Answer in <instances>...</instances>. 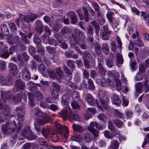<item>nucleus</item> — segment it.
<instances>
[{"instance_id": "obj_1", "label": "nucleus", "mask_w": 149, "mask_h": 149, "mask_svg": "<svg viewBox=\"0 0 149 149\" xmlns=\"http://www.w3.org/2000/svg\"><path fill=\"white\" fill-rule=\"evenodd\" d=\"M45 22L48 24L51 27H53V29L56 31L58 32L61 27V25L60 24V19L56 18L54 20H50V17L48 16H45L43 18Z\"/></svg>"}, {"instance_id": "obj_2", "label": "nucleus", "mask_w": 149, "mask_h": 149, "mask_svg": "<svg viewBox=\"0 0 149 149\" xmlns=\"http://www.w3.org/2000/svg\"><path fill=\"white\" fill-rule=\"evenodd\" d=\"M15 111L17 112L18 124L17 130H19L22 128V123L24 121V119L25 112L24 108L22 106L17 107L15 108Z\"/></svg>"}, {"instance_id": "obj_3", "label": "nucleus", "mask_w": 149, "mask_h": 149, "mask_svg": "<svg viewBox=\"0 0 149 149\" xmlns=\"http://www.w3.org/2000/svg\"><path fill=\"white\" fill-rule=\"evenodd\" d=\"M17 126L15 121H13V123L9 121H7L5 124L2 125L1 130L4 134L10 133L15 131V129L17 128Z\"/></svg>"}, {"instance_id": "obj_4", "label": "nucleus", "mask_w": 149, "mask_h": 149, "mask_svg": "<svg viewBox=\"0 0 149 149\" xmlns=\"http://www.w3.org/2000/svg\"><path fill=\"white\" fill-rule=\"evenodd\" d=\"M82 10L84 15L80 9H78L76 10V11L79 17L80 20L84 19L86 22H88L89 20H91L92 18L89 17L88 10L86 8L84 7H82Z\"/></svg>"}, {"instance_id": "obj_5", "label": "nucleus", "mask_w": 149, "mask_h": 149, "mask_svg": "<svg viewBox=\"0 0 149 149\" xmlns=\"http://www.w3.org/2000/svg\"><path fill=\"white\" fill-rule=\"evenodd\" d=\"M98 95L100 97V102L103 107L105 109L107 108L109 100L107 93L104 91H100Z\"/></svg>"}, {"instance_id": "obj_6", "label": "nucleus", "mask_w": 149, "mask_h": 149, "mask_svg": "<svg viewBox=\"0 0 149 149\" xmlns=\"http://www.w3.org/2000/svg\"><path fill=\"white\" fill-rule=\"evenodd\" d=\"M114 14V13L113 12L109 11L107 12L106 16L111 25L114 29L117 27L119 22L118 19H116L113 17Z\"/></svg>"}, {"instance_id": "obj_7", "label": "nucleus", "mask_w": 149, "mask_h": 149, "mask_svg": "<svg viewBox=\"0 0 149 149\" xmlns=\"http://www.w3.org/2000/svg\"><path fill=\"white\" fill-rule=\"evenodd\" d=\"M60 88V86L57 83L53 82L50 88L52 95L55 99H58V91Z\"/></svg>"}, {"instance_id": "obj_8", "label": "nucleus", "mask_w": 149, "mask_h": 149, "mask_svg": "<svg viewBox=\"0 0 149 149\" xmlns=\"http://www.w3.org/2000/svg\"><path fill=\"white\" fill-rule=\"evenodd\" d=\"M25 87V84L21 79H18L16 80L14 87L13 89V92L14 94L21 90L23 91Z\"/></svg>"}, {"instance_id": "obj_9", "label": "nucleus", "mask_w": 149, "mask_h": 149, "mask_svg": "<svg viewBox=\"0 0 149 149\" xmlns=\"http://www.w3.org/2000/svg\"><path fill=\"white\" fill-rule=\"evenodd\" d=\"M55 125L57 129L58 134L60 135L64 136L65 137H66L68 132V129L67 127L64 125H61L57 123H56Z\"/></svg>"}, {"instance_id": "obj_10", "label": "nucleus", "mask_w": 149, "mask_h": 149, "mask_svg": "<svg viewBox=\"0 0 149 149\" xmlns=\"http://www.w3.org/2000/svg\"><path fill=\"white\" fill-rule=\"evenodd\" d=\"M72 112L70 110L64 109L58 113V116L63 118L64 120H65L67 118L70 119L71 117Z\"/></svg>"}, {"instance_id": "obj_11", "label": "nucleus", "mask_w": 149, "mask_h": 149, "mask_svg": "<svg viewBox=\"0 0 149 149\" xmlns=\"http://www.w3.org/2000/svg\"><path fill=\"white\" fill-rule=\"evenodd\" d=\"M97 123L95 122H92L90 124V127L88 128L89 131L91 132L94 135L95 138H97L98 136L99 132L94 128L96 127Z\"/></svg>"}, {"instance_id": "obj_12", "label": "nucleus", "mask_w": 149, "mask_h": 149, "mask_svg": "<svg viewBox=\"0 0 149 149\" xmlns=\"http://www.w3.org/2000/svg\"><path fill=\"white\" fill-rule=\"evenodd\" d=\"M1 102L2 103H6L10 99L12 96L11 92L9 91L7 92H3L1 93Z\"/></svg>"}, {"instance_id": "obj_13", "label": "nucleus", "mask_w": 149, "mask_h": 149, "mask_svg": "<svg viewBox=\"0 0 149 149\" xmlns=\"http://www.w3.org/2000/svg\"><path fill=\"white\" fill-rule=\"evenodd\" d=\"M8 67L10 72L14 76H16L17 74L18 70L16 65L13 63H10L8 64Z\"/></svg>"}, {"instance_id": "obj_14", "label": "nucleus", "mask_w": 149, "mask_h": 149, "mask_svg": "<svg viewBox=\"0 0 149 149\" xmlns=\"http://www.w3.org/2000/svg\"><path fill=\"white\" fill-rule=\"evenodd\" d=\"M73 32L74 33L72 36L74 42L75 40H78L79 38L82 37L84 35L82 31L77 29H74Z\"/></svg>"}, {"instance_id": "obj_15", "label": "nucleus", "mask_w": 149, "mask_h": 149, "mask_svg": "<svg viewBox=\"0 0 149 149\" xmlns=\"http://www.w3.org/2000/svg\"><path fill=\"white\" fill-rule=\"evenodd\" d=\"M66 15L71 19L72 24H74L77 22L78 18L74 12L69 11L67 13Z\"/></svg>"}, {"instance_id": "obj_16", "label": "nucleus", "mask_w": 149, "mask_h": 149, "mask_svg": "<svg viewBox=\"0 0 149 149\" xmlns=\"http://www.w3.org/2000/svg\"><path fill=\"white\" fill-rule=\"evenodd\" d=\"M22 94L21 93L15 94L12 97V101L15 104H17L22 101Z\"/></svg>"}, {"instance_id": "obj_17", "label": "nucleus", "mask_w": 149, "mask_h": 149, "mask_svg": "<svg viewBox=\"0 0 149 149\" xmlns=\"http://www.w3.org/2000/svg\"><path fill=\"white\" fill-rule=\"evenodd\" d=\"M75 44L79 46L80 47L83 49H86L87 47L86 45L84 40L82 38H79L78 40H75Z\"/></svg>"}, {"instance_id": "obj_18", "label": "nucleus", "mask_w": 149, "mask_h": 149, "mask_svg": "<svg viewBox=\"0 0 149 149\" xmlns=\"http://www.w3.org/2000/svg\"><path fill=\"white\" fill-rule=\"evenodd\" d=\"M36 26L35 29L37 32L40 34L43 31L44 26L39 20H37L36 22Z\"/></svg>"}, {"instance_id": "obj_19", "label": "nucleus", "mask_w": 149, "mask_h": 149, "mask_svg": "<svg viewBox=\"0 0 149 149\" xmlns=\"http://www.w3.org/2000/svg\"><path fill=\"white\" fill-rule=\"evenodd\" d=\"M22 71L23 78L26 80H29L31 79V77L30 72L27 68L26 67L24 68Z\"/></svg>"}, {"instance_id": "obj_20", "label": "nucleus", "mask_w": 149, "mask_h": 149, "mask_svg": "<svg viewBox=\"0 0 149 149\" xmlns=\"http://www.w3.org/2000/svg\"><path fill=\"white\" fill-rule=\"evenodd\" d=\"M95 109L93 108H88V110L86 112L84 116V118L86 120H88L92 117L91 113L94 114L96 113Z\"/></svg>"}, {"instance_id": "obj_21", "label": "nucleus", "mask_w": 149, "mask_h": 149, "mask_svg": "<svg viewBox=\"0 0 149 149\" xmlns=\"http://www.w3.org/2000/svg\"><path fill=\"white\" fill-rule=\"evenodd\" d=\"M9 52L7 50H5L2 54L1 57L5 58H8L9 55L13 54L15 50L13 47H11L9 49Z\"/></svg>"}, {"instance_id": "obj_22", "label": "nucleus", "mask_w": 149, "mask_h": 149, "mask_svg": "<svg viewBox=\"0 0 149 149\" xmlns=\"http://www.w3.org/2000/svg\"><path fill=\"white\" fill-rule=\"evenodd\" d=\"M38 148L36 144L33 143H27L23 146V149H38Z\"/></svg>"}, {"instance_id": "obj_23", "label": "nucleus", "mask_w": 149, "mask_h": 149, "mask_svg": "<svg viewBox=\"0 0 149 149\" xmlns=\"http://www.w3.org/2000/svg\"><path fill=\"white\" fill-rule=\"evenodd\" d=\"M85 98L88 103L91 105H93L95 104L94 99L92 95L88 93L85 95Z\"/></svg>"}, {"instance_id": "obj_24", "label": "nucleus", "mask_w": 149, "mask_h": 149, "mask_svg": "<svg viewBox=\"0 0 149 149\" xmlns=\"http://www.w3.org/2000/svg\"><path fill=\"white\" fill-rule=\"evenodd\" d=\"M113 97L112 99L113 103L119 106L121 103V101L119 98L118 95L115 93L113 94Z\"/></svg>"}, {"instance_id": "obj_25", "label": "nucleus", "mask_w": 149, "mask_h": 149, "mask_svg": "<svg viewBox=\"0 0 149 149\" xmlns=\"http://www.w3.org/2000/svg\"><path fill=\"white\" fill-rule=\"evenodd\" d=\"M45 116L42 117L43 118L41 119L40 118L37 119L36 121H35V123H37L39 125H42L47 123L49 121V120L48 119H46L45 118Z\"/></svg>"}, {"instance_id": "obj_26", "label": "nucleus", "mask_w": 149, "mask_h": 149, "mask_svg": "<svg viewBox=\"0 0 149 149\" xmlns=\"http://www.w3.org/2000/svg\"><path fill=\"white\" fill-rule=\"evenodd\" d=\"M31 131L30 127L28 126L23 130L22 132V134L24 138L27 139L30 132Z\"/></svg>"}, {"instance_id": "obj_27", "label": "nucleus", "mask_w": 149, "mask_h": 149, "mask_svg": "<svg viewBox=\"0 0 149 149\" xmlns=\"http://www.w3.org/2000/svg\"><path fill=\"white\" fill-rule=\"evenodd\" d=\"M83 137L84 140L87 142L91 141L92 139V136L89 133H86L83 134Z\"/></svg>"}, {"instance_id": "obj_28", "label": "nucleus", "mask_w": 149, "mask_h": 149, "mask_svg": "<svg viewBox=\"0 0 149 149\" xmlns=\"http://www.w3.org/2000/svg\"><path fill=\"white\" fill-rule=\"evenodd\" d=\"M96 70H97L100 74L102 76H104L105 75L106 71L104 69L103 65H100V64L97 65L96 68Z\"/></svg>"}, {"instance_id": "obj_29", "label": "nucleus", "mask_w": 149, "mask_h": 149, "mask_svg": "<svg viewBox=\"0 0 149 149\" xmlns=\"http://www.w3.org/2000/svg\"><path fill=\"white\" fill-rule=\"evenodd\" d=\"M35 115L37 117H44L45 116L44 113L41 111L38 108H34L33 110Z\"/></svg>"}, {"instance_id": "obj_30", "label": "nucleus", "mask_w": 149, "mask_h": 149, "mask_svg": "<svg viewBox=\"0 0 149 149\" xmlns=\"http://www.w3.org/2000/svg\"><path fill=\"white\" fill-rule=\"evenodd\" d=\"M82 54V57L83 60H88V59L89 58L92 59L93 58L91 54L87 51L86 50L83 52Z\"/></svg>"}, {"instance_id": "obj_31", "label": "nucleus", "mask_w": 149, "mask_h": 149, "mask_svg": "<svg viewBox=\"0 0 149 149\" xmlns=\"http://www.w3.org/2000/svg\"><path fill=\"white\" fill-rule=\"evenodd\" d=\"M97 18L100 25H103L105 22V20L103 18V15L100 12H97Z\"/></svg>"}, {"instance_id": "obj_32", "label": "nucleus", "mask_w": 149, "mask_h": 149, "mask_svg": "<svg viewBox=\"0 0 149 149\" xmlns=\"http://www.w3.org/2000/svg\"><path fill=\"white\" fill-rule=\"evenodd\" d=\"M119 143L117 140H113L111 142L110 147L113 149H117L119 146Z\"/></svg>"}, {"instance_id": "obj_33", "label": "nucleus", "mask_w": 149, "mask_h": 149, "mask_svg": "<svg viewBox=\"0 0 149 149\" xmlns=\"http://www.w3.org/2000/svg\"><path fill=\"white\" fill-rule=\"evenodd\" d=\"M94 49L95 51L97 54H101V47L99 43L96 42L94 45Z\"/></svg>"}, {"instance_id": "obj_34", "label": "nucleus", "mask_w": 149, "mask_h": 149, "mask_svg": "<svg viewBox=\"0 0 149 149\" xmlns=\"http://www.w3.org/2000/svg\"><path fill=\"white\" fill-rule=\"evenodd\" d=\"M72 127L74 131H78L80 133H82L84 130L83 128L81 126L75 124H74Z\"/></svg>"}, {"instance_id": "obj_35", "label": "nucleus", "mask_w": 149, "mask_h": 149, "mask_svg": "<svg viewBox=\"0 0 149 149\" xmlns=\"http://www.w3.org/2000/svg\"><path fill=\"white\" fill-rule=\"evenodd\" d=\"M19 34L22 37L21 41L23 43L26 44L29 43V41L27 38V36L24 33H22L20 31H19Z\"/></svg>"}, {"instance_id": "obj_36", "label": "nucleus", "mask_w": 149, "mask_h": 149, "mask_svg": "<svg viewBox=\"0 0 149 149\" xmlns=\"http://www.w3.org/2000/svg\"><path fill=\"white\" fill-rule=\"evenodd\" d=\"M42 134L45 137H47L51 133V131L48 128H44L41 131Z\"/></svg>"}, {"instance_id": "obj_37", "label": "nucleus", "mask_w": 149, "mask_h": 149, "mask_svg": "<svg viewBox=\"0 0 149 149\" xmlns=\"http://www.w3.org/2000/svg\"><path fill=\"white\" fill-rule=\"evenodd\" d=\"M106 64L109 68H111L113 66L114 63L111 57H109L106 60Z\"/></svg>"}, {"instance_id": "obj_38", "label": "nucleus", "mask_w": 149, "mask_h": 149, "mask_svg": "<svg viewBox=\"0 0 149 149\" xmlns=\"http://www.w3.org/2000/svg\"><path fill=\"white\" fill-rule=\"evenodd\" d=\"M51 138L52 141L57 142L60 140L59 136L56 132L53 133L51 135Z\"/></svg>"}, {"instance_id": "obj_39", "label": "nucleus", "mask_w": 149, "mask_h": 149, "mask_svg": "<svg viewBox=\"0 0 149 149\" xmlns=\"http://www.w3.org/2000/svg\"><path fill=\"white\" fill-rule=\"evenodd\" d=\"M143 86V84L141 83H138L135 85V90L137 93H141Z\"/></svg>"}, {"instance_id": "obj_40", "label": "nucleus", "mask_w": 149, "mask_h": 149, "mask_svg": "<svg viewBox=\"0 0 149 149\" xmlns=\"http://www.w3.org/2000/svg\"><path fill=\"white\" fill-rule=\"evenodd\" d=\"M71 139L72 141L80 143L82 140V136L81 135L73 136H71Z\"/></svg>"}, {"instance_id": "obj_41", "label": "nucleus", "mask_w": 149, "mask_h": 149, "mask_svg": "<svg viewBox=\"0 0 149 149\" xmlns=\"http://www.w3.org/2000/svg\"><path fill=\"white\" fill-rule=\"evenodd\" d=\"M12 78L10 77H7L5 78L3 84L6 85H9L12 84Z\"/></svg>"}, {"instance_id": "obj_42", "label": "nucleus", "mask_w": 149, "mask_h": 149, "mask_svg": "<svg viewBox=\"0 0 149 149\" xmlns=\"http://www.w3.org/2000/svg\"><path fill=\"white\" fill-rule=\"evenodd\" d=\"M102 49L103 52L106 54H108L109 52L108 45L106 43H104L102 45Z\"/></svg>"}, {"instance_id": "obj_43", "label": "nucleus", "mask_w": 149, "mask_h": 149, "mask_svg": "<svg viewBox=\"0 0 149 149\" xmlns=\"http://www.w3.org/2000/svg\"><path fill=\"white\" fill-rule=\"evenodd\" d=\"M115 81L116 90L118 91H120L121 90L122 88L121 82L120 80L117 79H116L115 80Z\"/></svg>"}, {"instance_id": "obj_44", "label": "nucleus", "mask_w": 149, "mask_h": 149, "mask_svg": "<svg viewBox=\"0 0 149 149\" xmlns=\"http://www.w3.org/2000/svg\"><path fill=\"white\" fill-rule=\"evenodd\" d=\"M1 28L2 32L5 35H6L8 34L9 31L6 24H3L2 25L1 27Z\"/></svg>"}, {"instance_id": "obj_45", "label": "nucleus", "mask_w": 149, "mask_h": 149, "mask_svg": "<svg viewBox=\"0 0 149 149\" xmlns=\"http://www.w3.org/2000/svg\"><path fill=\"white\" fill-rule=\"evenodd\" d=\"M26 139L29 141L35 140L38 137L32 131L30 132V133Z\"/></svg>"}, {"instance_id": "obj_46", "label": "nucleus", "mask_w": 149, "mask_h": 149, "mask_svg": "<svg viewBox=\"0 0 149 149\" xmlns=\"http://www.w3.org/2000/svg\"><path fill=\"white\" fill-rule=\"evenodd\" d=\"M27 85L31 91H34L36 88L35 84L32 81H30L28 83Z\"/></svg>"}, {"instance_id": "obj_47", "label": "nucleus", "mask_w": 149, "mask_h": 149, "mask_svg": "<svg viewBox=\"0 0 149 149\" xmlns=\"http://www.w3.org/2000/svg\"><path fill=\"white\" fill-rule=\"evenodd\" d=\"M88 88L89 89L93 91L95 88L93 81L91 79H88Z\"/></svg>"}, {"instance_id": "obj_48", "label": "nucleus", "mask_w": 149, "mask_h": 149, "mask_svg": "<svg viewBox=\"0 0 149 149\" xmlns=\"http://www.w3.org/2000/svg\"><path fill=\"white\" fill-rule=\"evenodd\" d=\"M34 42L38 46L40 45L41 42L40 39L38 38V36L37 34H35L33 38Z\"/></svg>"}, {"instance_id": "obj_49", "label": "nucleus", "mask_w": 149, "mask_h": 149, "mask_svg": "<svg viewBox=\"0 0 149 149\" xmlns=\"http://www.w3.org/2000/svg\"><path fill=\"white\" fill-rule=\"evenodd\" d=\"M35 96L38 101H41L43 97V95L39 91L35 92Z\"/></svg>"}, {"instance_id": "obj_50", "label": "nucleus", "mask_w": 149, "mask_h": 149, "mask_svg": "<svg viewBox=\"0 0 149 149\" xmlns=\"http://www.w3.org/2000/svg\"><path fill=\"white\" fill-rule=\"evenodd\" d=\"M67 63L68 66L70 68L71 70L72 71L74 69V61L70 60H68L67 61Z\"/></svg>"}, {"instance_id": "obj_51", "label": "nucleus", "mask_w": 149, "mask_h": 149, "mask_svg": "<svg viewBox=\"0 0 149 149\" xmlns=\"http://www.w3.org/2000/svg\"><path fill=\"white\" fill-rule=\"evenodd\" d=\"M114 124L118 128L121 127L123 125V122L118 119H116L113 121Z\"/></svg>"}, {"instance_id": "obj_52", "label": "nucleus", "mask_w": 149, "mask_h": 149, "mask_svg": "<svg viewBox=\"0 0 149 149\" xmlns=\"http://www.w3.org/2000/svg\"><path fill=\"white\" fill-rule=\"evenodd\" d=\"M2 110L4 111L3 113H5L6 116H8L10 112V108L7 105L3 106Z\"/></svg>"}, {"instance_id": "obj_53", "label": "nucleus", "mask_w": 149, "mask_h": 149, "mask_svg": "<svg viewBox=\"0 0 149 149\" xmlns=\"http://www.w3.org/2000/svg\"><path fill=\"white\" fill-rule=\"evenodd\" d=\"M86 33L88 35H92L94 34L93 29L91 25H89L87 29Z\"/></svg>"}, {"instance_id": "obj_54", "label": "nucleus", "mask_w": 149, "mask_h": 149, "mask_svg": "<svg viewBox=\"0 0 149 149\" xmlns=\"http://www.w3.org/2000/svg\"><path fill=\"white\" fill-rule=\"evenodd\" d=\"M114 115L117 118H123V113L120 112L117 109H116L114 110Z\"/></svg>"}, {"instance_id": "obj_55", "label": "nucleus", "mask_w": 149, "mask_h": 149, "mask_svg": "<svg viewBox=\"0 0 149 149\" xmlns=\"http://www.w3.org/2000/svg\"><path fill=\"white\" fill-rule=\"evenodd\" d=\"M116 61L118 64H122L123 63V58L122 56L120 54H118L116 56Z\"/></svg>"}, {"instance_id": "obj_56", "label": "nucleus", "mask_w": 149, "mask_h": 149, "mask_svg": "<svg viewBox=\"0 0 149 149\" xmlns=\"http://www.w3.org/2000/svg\"><path fill=\"white\" fill-rule=\"evenodd\" d=\"M145 49L144 47L141 49L137 57H138L140 58H144L145 56Z\"/></svg>"}, {"instance_id": "obj_57", "label": "nucleus", "mask_w": 149, "mask_h": 149, "mask_svg": "<svg viewBox=\"0 0 149 149\" xmlns=\"http://www.w3.org/2000/svg\"><path fill=\"white\" fill-rule=\"evenodd\" d=\"M98 118L103 121L104 123H105L107 121V117L104 114H100L97 116Z\"/></svg>"}, {"instance_id": "obj_58", "label": "nucleus", "mask_w": 149, "mask_h": 149, "mask_svg": "<svg viewBox=\"0 0 149 149\" xmlns=\"http://www.w3.org/2000/svg\"><path fill=\"white\" fill-rule=\"evenodd\" d=\"M99 56L97 57L98 63V65H99L100 64V65H103L104 64V57L102 54H98Z\"/></svg>"}, {"instance_id": "obj_59", "label": "nucleus", "mask_w": 149, "mask_h": 149, "mask_svg": "<svg viewBox=\"0 0 149 149\" xmlns=\"http://www.w3.org/2000/svg\"><path fill=\"white\" fill-rule=\"evenodd\" d=\"M69 100V97L67 95H64L62 96L61 102L63 104H67Z\"/></svg>"}, {"instance_id": "obj_60", "label": "nucleus", "mask_w": 149, "mask_h": 149, "mask_svg": "<svg viewBox=\"0 0 149 149\" xmlns=\"http://www.w3.org/2000/svg\"><path fill=\"white\" fill-rule=\"evenodd\" d=\"M97 84L102 87H104L105 86V82L103 79H97L96 80Z\"/></svg>"}, {"instance_id": "obj_61", "label": "nucleus", "mask_w": 149, "mask_h": 149, "mask_svg": "<svg viewBox=\"0 0 149 149\" xmlns=\"http://www.w3.org/2000/svg\"><path fill=\"white\" fill-rule=\"evenodd\" d=\"M54 36L59 44H61L62 40V36L58 33H55L54 34Z\"/></svg>"}, {"instance_id": "obj_62", "label": "nucleus", "mask_w": 149, "mask_h": 149, "mask_svg": "<svg viewBox=\"0 0 149 149\" xmlns=\"http://www.w3.org/2000/svg\"><path fill=\"white\" fill-rule=\"evenodd\" d=\"M38 141L40 144L44 147H46L47 146V144L45 141L44 139L41 138H39L38 139Z\"/></svg>"}, {"instance_id": "obj_63", "label": "nucleus", "mask_w": 149, "mask_h": 149, "mask_svg": "<svg viewBox=\"0 0 149 149\" xmlns=\"http://www.w3.org/2000/svg\"><path fill=\"white\" fill-rule=\"evenodd\" d=\"M100 37L103 40H109L108 38L109 35L102 32L100 33Z\"/></svg>"}, {"instance_id": "obj_64", "label": "nucleus", "mask_w": 149, "mask_h": 149, "mask_svg": "<svg viewBox=\"0 0 149 149\" xmlns=\"http://www.w3.org/2000/svg\"><path fill=\"white\" fill-rule=\"evenodd\" d=\"M71 106L74 109H79L80 108L79 104L76 101L72 102L71 103Z\"/></svg>"}]
</instances>
